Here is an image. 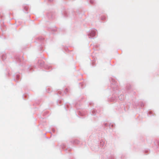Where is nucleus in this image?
Listing matches in <instances>:
<instances>
[{
  "mask_svg": "<svg viewBox=\"0 0 159 159\" xmlns=\"http://www.w3.org/2000/svg\"><path fill=\"white\" fill-rule=\"evenodd\" d=\"M158 145H159V143H158Z\"/></svg>",
  "mask_w": 159,
  "mask_h": 159,
  "instance_id": "1",
  "label": "nucleus"
}]
</instances>
